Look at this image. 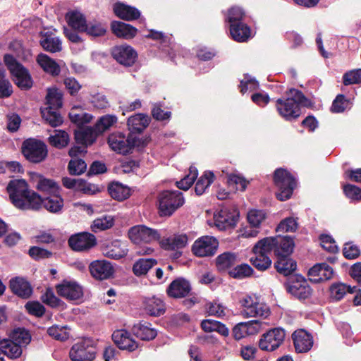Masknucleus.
Returning a JSON list of instances; mask_svg holds the SVG:
<instances>
[{
    "label": "nucleus",
    "instance_id": "9d476101",
    "mask_svg": "<svg viewBox=\"0 0 361 361\" xmlns=\"http://www.w3.org/2000/svg\"><path fill=\"white\" fill-rule=\"evenodd\" d=\"M129 239L134 244L151 243L159 240L161 235L157 230L149 228L145 225H136L128 230Z\"/></svg>",
    "mask_w": 361,
    "mask_h": 361
},
{
    "label": "nucleus",
    "instance_id": "6ab92c4d",
    "mask_svg": "<svg viewBox=\"0 0 361 361\" xmlns=\"http://www.w3.org/2000/svg\"><path fill=\"white\" fill-rule=\"evenodd\" d=\"M292 339L298 353L310 351L314 343L312 336L302 329L295 331L292 334Z\"/></svg>",
    "mask_w": 361,
    "mask_h": 361
},
{
    "label": "nucleus",
    "instance_id": "5fc2aeb1",
    "mask_svg": "<svg viewBox=\"0 0 361 361\" xmlns=\"http://www.w3.org/2000/svg\"><path fill=\"white\" fill-rule=\"evenodd\" d=\"M197 175L198 171L196 167L190 166L189 169V174L185 176L180 181L176 182L177 187L180 189L187 190L192 185L195 180L197 178Z\"/></svg>",
    "mask_w": 361,
    "mask_h": 361
},
{
    "label": "nucleus",
    "instance_id": "b1692460",
    "mask_svg": "<svg viewBox=\"0 0 361 361\" xmlns=\"http://www.w3.org/2000/svg\"><path fill=\"white\" fill-rule=\"evenodd\" d=\"M128 252L126 243L116 240L102 248L103 255L109 258L119 259L125 257Z\"/></svg>",
    "mask_w": 361,
    "mask_h": 361
},
{
    "label": "nucleus",
    "instance_id": "3c124183",
    "mask_svg": "<svg viewBox=\"0 0 361 361\" xmlns=\"http://www.w3.org/2000/svg\"><path fill=\"white\" fill-rule=\"evenodd\" d=\"M298 228V223L293 217H286L278 224L276 228V233L295 232Z\"/></svg>",
    "mask_w": 361,
    "mask_h": 361
},
{
    "label": "nucleus",
    "instance_id": "13d9d810",
    "mask_svg": "<svg viewBox=\"0 0 361 361\" xmlns=\"http://www.w3.org/2000/svg\"><path fill=\"white\" fill-rule=\"evenodd\" d=\"M48 334L59 341H66L69 338L70 333L66 326H52L47 329Z\"/></svg>",
    "mask_w": 361,
    "mask_h": 361
},
{
    "label": "nucleus",
    "instance_id": "ea45409f",
    "mask_svg": "<svg viewBox=\"0 0 361 361\" xmlns=\"http://www.w3.org/2000/svg\"><path fill=\"white\" fill-rule=\"evenodd\" d=\"M37 62L45 72L54 76L60 73L61 69L58 63L44 54L37 56Z\"/></svg>",
    "mask_w": 361,
    "mask_h": 361
},
{
    "label": "nucleus",
    "instance_id": "c03bdc74",
    "mask_svg": "<svg viewBox=\"0 0 361 361\" xmlns=\"http://www.w3.org/2000/svg\"><path fill=\"white\" fill-rule=\"evenodd\" d=\"M57 110L50 108L41 109L43 118L52 127L59 126L63 123V118Z\"/></svg>",
    "mask_w": 361,
    "mask_h": 361
},
{
    "label": "nucleus",
    "instance_id": "a19ab883",
    "mask_svg": "<svg viewBox=\"0 0 361 361\" xmlns=\"http://www.w3.org/2000/svg\"><path fill=\"white\" fill-rule=\"evenodd\" d=\"M157 261L152 258H140L135 262L133 265V272L136 276H142L156 264Z\"/></svg>",
    "mask_w": 361,
    "mask_h": 361
},
{
    "label": "nucleus",
    "instance_id": "37998d69",
    "mask_svg": "<svg viewBox=\"0 0 361 361\" xmlns=\"http://www.w3.org/2000/svg\"><path fill=\"white\" fill-rule=\"evenodd\" d=\"M38 178L39 180L36 185L38 190L48 196L51 194L59 193V187L54 180L45 178L42 176H38Z\"/></svg>",
    "mask_w": 361,
    "mask_h": 361
},
{
    "label": "nucleus",
    "instance_id": "f3484780",
    "mask_svg": "<svg viewBox=\"0 0 361 361\" xmlns=\"http://www.w3.org/2000/svg\"><path fill=\"white\" fill-rule=\"evenodd\" d=\"M113 58L124 66H131L136 61L137 52L129 45H120L113 48Z\"/></svg>",
    "mask_w": 361,
    "mask_h": 361
},
{
    "label": "nucleus",
    "instance_id": "58836bf2",
    "mask_svg": "<svg viewBox=\"0 0 361 361\" xmlns=\"http://www.w3.org/2000/svg\"><path fill=\"white\" fill-rule=\"evenodd\" d=\"M149 121L150 118L148 116L137 114L128 118V126L132 132L140 133L148 126Z\"/></svg>",
    "mask_w": 361,
    "mask_h": 361
},
{
    "label": "nucleus",
    "instance_id": "2eb2a0df",
    "mask_svg": "<svg viewBox=\"0 0 361 361\" xmlns=\"http://www.w3.org/2000/svg\"><path fill=\"white\" fill-rule=\"evenodd\" d=\"M56 289L60 296L71 301L80 300L83 295L82 286L75 281L63 280Z\"/></svg>",
    "mask_w": 361,
    "mask_h": 361
},
{
    "label": "nucleus",
    "instance_id": "2f4dec72",
    "mask_svg": "<svg viewBox=\"0 0 361 361\" xmlns=\"http://www.w3.org/2000/svg\"><path fill=\"white\" fill-rule=\"evenodd\" d=\"M151 326V324L147 322H142L135 324L133 327V331L134 334L142 340H152L157 336V332Z\"/></svg>",
    "mask_w": 361,
    "mask_h": 361
},
{
    "label": "nucleus",
    "instance_id": "1a4fd4ad",
    "mask_svg": "<svg viewBox=\"0 0 361 361\" xmlns=\"http://www.w3.org/2000/svg\"><path fill=\"white\" fill-rule=\"evenodd\" d=\"M22 153L30 162L38 164L46 159L47 146L42 140L28 138L23 142Z\"/></svg>",
    "mask_w": 361,
    "mask_h": 361
},
{
    "label": "nucleus",
    "instance_id": "8fccbe9b",
    "mask_svg": "<svg viewBox=\"0 0 361 361\" xmlns=\"http://www.w3.org/2000/svg\"><path fill=\"white\" fill-rule=\"evenodd\" d=\"M253 273V269L247 264L238 265L229 271V274L231 277L238 279L250 277Z\"/></svg>",
    "mask_w": 361,
    "mask_h": 361
},
{
    "label": "nucleus",
    "instance_id": "4be33fe9",
    "mask_svg": "<svg viewBox=\"0 0 361 361\" xmlns=\"http://www.w3.org/2000/svg\"><path fill=\"white\" fill-rule=\"evenodd\" d=\"M334 271L326 263L317 264L308 271L309 279L314 283H321L332 278Z\"/></svg>",
    "mask_w": 361,
    "mask_h": 361
},
{
    "label": "nucleus",
    "instance_id": "5701e85b",
    "mask_svg": "<svg viewBox=\"0 0 361 361\" xmlns=\"http://www.w3.org/2000/svg\"><path fill=\"white\" fill-rule=\"evenodd\" d=\"M191 290L190 282L184 278H178L169 286L166 292L169 296L180 298L187 296Z\"/></svg>",
    "mask_w": 361,
    "mask_h": 361
},
{
    "label": "nucleus",
    "instance_id": "79ce46f5",
    "mask_svg": "<svg viewBox=\"0 0 361 361\" xmlns=\"http://www.w3.org/2000/svg\"><path fill=\"white\" fill-rule=\"evenodd\" d=\"M0 353H3L9 358L16 359L22 354V348L9 339L0 341Z\"/></svg>",
    "mask_w": 361,
    "mask_h": 361
},
{
    "label": "nucleus",
    "instance_id": "6e6552de",
    "mask_svg": "<svg viewBox=\"0 0 361 361\" xmlns=\"http://www.w3.org/2000/svg\"><path fill=\"white\" fill-rule=\"evenodd\" d=\"M243 307L241 315L243 317H260L267 318L270 314L269 307L259 302V298L255 295H246L240 300Z\"/></svg>",
    "mask_w": 361,
    "mask_h": 361
},
{
    "label": "nucleus",
    "instance_id": "20e7f679",
    "mask_svg": "<svg viewBox=\"0 0 361 361\" xmlns=\"http://www.w3.org/2000/svg\"><path fill=\"white\" fill-rule=\"evenodd\" d=\"M4 61L13 76L15 84L20 89L27 90L32 87L33 81L29 71L15 57L11 54H5Z\"/></svg>",
    "mask_w": 361,
    "mask_h": 361
},
{
    "label": "nucleus",
    "instance_id": "bb28decb",
    "mask_svg": "<svg viewBox=\"0 0 361 361\" xmlns=\"http://www.w3.org/2000/svg\"><path fill=\"white\" fill-rule=\"evenodd\" d=\"M40 44L44 50L53 53L60 51L62 49L60 39L51 31L45 32L42 35Z\"/></svg>",
    "mask_w": 361,
    "mask_h": 361
},
{
    "label": "nucleus",
    "instance_id": "bf43d9fd",
    "mask_svg": "<svg viewBox=\"0 0 361 361\" xmlns=\"http://www.w3.org/2000/svg\"><path fill=\"white\" fill-rule=\"evenodd\" d=\"M69 117L72 122L79 126L90 123L93 118L91 114L83 111L77 113L75 107H73L70 111Z\"/></svg>",
    "mask_w": 361,
    "mask_h": 361
},
{
    "label": "nucleus",
    "instance_id": "f03ea898",
    "mask_svg": "<svg viewBox=\"0 0 361 361\" xmlns=\"http://www.w3.org/2000/svg\"><path fill=\"white\" fill-rule=\"evenodd\" d=\"M286 94V99L276 100V107L279 115L287 121L297 120L302 114V106H313V102L299 90L291 88Z\"/></svg>",
    "mask_w": 361,
    "mask_h": 361
},
{
    "label": "nucleus",
    "instance_id": "0e129e2a",
    "mask_svg": "<svg viewBox=\"0 0 361 361\" xmlns=\"http://www.w3.org/2000/svg\"><path fill=\"white\" fill-rule=\"evenodd\" d=\"M349 105V100L345 98L344 94H338L335 99L333 101L331 106V111L332 113H342Z\"/></svg>",
    "mask_w": 361,
    "mask_h": 361
},
{
    "label": "nucleus",
    "instance_id": "4468645a",
    "mask_svg": "<svg viewBox=\"0 0 361 361\" xmlns=\"http://www.w3.org/2000/svg\"><path fill=\"white\" fill-rule=\"evenodd\" d=\"M73 361H90L94 358L95 348L90 339H83L73 345L70 350Z\"/></svg>",
    "mask_w": 361,
    "mask_h": 361
},
{
    "label": "nucleus",
    "instance_id": "72a5a7b5",
    "mask_svg": "<svg viewBox=\"0 0 361 361\" xmlns=\"http://www.w3.org/2000/svg\"><path fill=\"white\" fill-rule=\"evenodd\" d=\"M111 30L114 34L118 37L131 39L137 33V29L132 25L119 21H114L111 23Z\"/></svg>",
    "mask_w": 361,
    "mask_h": 361
},
{
    "label": "nucleus",
    "instance_id": "412c9836",
    "mask_svg": "<svg viewBox=\"0 0 361 361\" xmlns=\"http://www.w3.org/2000/svg\"><path fill=\"white\" fill-rule=\"evenodd\" d=\"M112 339L114 343L121 350L132 352L138 348V344L134 340L133 336L125 329L115 331L112 334Z\"/></svg>",
    "mask_w": 361,
    "mask_h": 361
},
{
    "label": "nucleus",
    "instance_id": "a211bd4d",
    "mask_svg": "<svg viewBox=\"0 0 361 361\" xmlns=\"http://www.w3.org/2000/svg\"><path fill=\"white\" fill-rule=\"evenodd\" d=\"M295 247L294 238L289 235L272 237V250L276 256L290 257Z\"/></svg>",
    "mask_w": 361,
    "mask_h": 361
},
{
    "label": "nucleus",
    "instance_id": "49530a36",
    "mask_svg": "<svg viewBox=\"0 0 361 361\" xmlns=\"http://www.w3.org/2000/svg\"><path fill=\"white\" fill-rule=\"evenodd\" d=\"M117 120L118 119L116 116L107 114L100 117L94 128L99 135L109 129L117 122Z\"/></svg>",
    "mask_w": 361,
    "mask_h": 361
},
{
    "label": "nucleus",
    "instance_id": "e2e57ef3",
    "mask_svg": "<svg viewBox=\"0 0 361 361\" xmlns=\"http://www.w3.org/2000/svg\"><path fill=\"white\" fill-rule=\"evenodd\" d=\"M227 182L229 186L241 191H244L249 183L244 177L238 174L228 175Z\"/></svg>",
    "mask_w": 361,
    "mask_h": 361
},
{
    "label": "nucleus",
    "instance_id": "c9c22d12",
    "mask_svg": "<svg viewBox=\"0 0 361 361\" xmlns=\"http://www.w3.org/2000/svg\"><path fill=\"white\" fill-rule=\"evenodd\" d=\"M108 190L111 197L118 201L128 199L131 194L130 188L119 182L111 183L109 185Z\"/></svg>",
    "mask_w": 361,
    "mask_h": 361
},
{
    "label": "nucleus",
    "instance_id": "603ef678",
    "mask_svg": "<svg viewBox=\"0 0 361 361\" xmlns=\"http://www.w3.org/2000/svg\"><path fill=\"white\" fill-rule=\"evenodd\" d=\"M49 141L51 145L57 148H62L68 145L69 136L63 130H55V134L49 137Z\"/></svg>",
    "mask_w": 361,
    "mask_h": 361
},
{
    "label": "nucleus",
    "instance_id": "39448f33",
    "mask_svg": "<svg viewBox=\"0 0 361 361\" xmlns=\"http://www.w3.org/2000/svg\"><path fill=\"white\" fill-rule=\"evenodd\" d=\"M273 178L279 190L275 194L277 200L279 201L289 200L297 185L293 176L286 169L279 168L275 170Z\"/></svg>",
    "mask_w": 361,
    "mask_h": 361
},
{
    "label": "nucleus",
    "instance_id": "f257e3e1",
    "mask_svg": "<svg viewBox=\"0 0 361 361\" xmlns=\"http://www.w3.org/2000/svg\"><path fill=\"white\" fill-rule=\"evenodd\" d=\"M6 190L12 204L17 208L26 209H39L41 196L30 190L24 179H13L9 181Z\"/></svg>",
    "mask_w": 361,
    "mask_h": 361
},
{
    "label": "nucleus",
    "instance_id": "a878e982",
    "mask_svg": "<svg viewBox=\"0 0 361 361\" xmlns=\"http://www.w3.org/2000/svg\"><path fill=\"white\" fill-rule=\"evenodd\" d=\"M188 243L185 234H176L160 240V246L166 250H177L183 248Z\"/></svg>",
    "mask_w": 361,
    "mask_h": 361
},
{
    "label": "nucleus",
    "instance_id": "7ed1b4c3",
    "mask_svg": "<svg viewBox=\"0 0 361 361\" xmlns=\"http://www.w3.org/2000/svg\"><path fill=\"white\" fill-rule=\"evenodd\" d=\"M245 13L239 7L231 8L227 15L226 20L229 23V31L232 39L238 42H246L251 37L250 27L243 19Z\"/></svg>",
    "mask_w": 361,
    "mask_h": 361
},
{
    "label": "nucleus",
    "instance_id": "864d4df0",
    "mask_svg": "<svg viewBox=\"0 0 361 361\" xmlns=\"http://www.w3.org/2000/svg\"><path fill=\"white\" fill-rule=\"evenodd\" d=\"M114 225V219L110 216H104L100 218L96 219L92 224L91 228L93 232H98L110 228Z\"/></svg>",
    "mask_w": 361,
    "mask_h": 361
},
{
    "label": "nucleus",
    "instance_id": "de8ad7c7",
    "mask_svg": "<svg viewBox=\"0 0 361 361\" xmlns=\"http://www.w3.org/2000/svg\"><path fill=\"white\" fill-rule=\"evenodd\" d=\"M214 175L211 171H206L197 181L195 191L197 195H202L205 190L214 181Z\"/></svg>",
    "mask_w": 361,
    "mask_h": 361
},
{
    "label": "nucleus",
    "instance_id": "ddd939ff",
    "mask_svg": "<svg viewBox=\"0 0 361 361\" xmlns=\"http://www.w3.org/2000/svg\"><path fill=\"white\" fill-rule=\"evenodd\" d=\"M218 246L219 242L215 238L205 235L194 242L192 252L197 257H210L216 253Z\"/></svg>",
    "mask_w": 361,
    "mask_h": 361
},
{
    "label": "nucleus",
    "instance_id": "052dcab7",
    "mask_svg": "<svg viewBox=\"0 0 361 361\" xmlns=\"http://www.w3.org/2000/svg\"><path fill=\"white\" fill-rule=\"evenodd\" d=\"M236 255L231 252H224L219 255L216 259V265L219 269H226L234 264Z\"/></svg>",
    "mask_w": 361,
    "mask_h": 361
},
{
    "label": "nucleus",
    "instance_id": "a18cd8bd",
    "mask_svg": "<svg viewBox=\"0 0 361 361\" xmlns=\"http://www.w3.org/2000/svg\"><path fill=\"white\" fill-rule=\"evenodd\" d=\"M10 340L22 348L30 342L31 337L27 331L19 328L11 333Z\"/></svg>",
    "mask_w": 361,
    "mask_h": 361
},
{
    "label": "nucleus",
    "instance_id": "423d86ee",
    "mask_svg": "<svg viewBox=\"0 0 361 361\" xmlns=\"http://www.w3.org/2000/svg\"><path fill=\"white\" fill-rule=\"evenodd\" d=\"M185 202L183 193L178 190H164L159 194L158 209L161 216H169Z\"/></svg>",
    "mask_w": 361,
    "mask_h": 361
},
{
    "label": "nucleus",
    "instance_id": "09e8293b",
    "mask_svg": "<svg viewBox=\"0 0 361 361\" xmlns=\"http://www.w3.org/2000/svg\"><path fill=\"white\" fill-rule=\"evenodd\" d=\"M47 107L59 109L62 106V94L56 89H49L46 97Z\"/></svg>",
    "mask_w": 361,
    "mask_h": 361
},
{
    "label": "nucleus",
    "instance_id": "473e14b6",
    "mask_svg": "<svg viewBox=\"0 0 361 361\" xmlns=\"http://www.w3.org/2000/svg\"><path fill=\"white\" fill-rule=\"evenodd\" d=\"M42 206L47 211L56 213L61 210L63 206V201L59 195V193L51 194L44 198L41 197V203L39 205V209L41 208Z\"/></svg>",
    "mask_w": 361,
    "mask_h": 361
},
{
    "label": "nucleus",
    "instance_id": "c756f323",
    "mask_svg": "<svg viewBox=\"0 0 361 361\" xmlns=\"http://www.w3.org/2000/svg\"><path fill=\"white\" fill-rule=\"evenodd\" d=\"M114 11L118 18L126 20H136L140 16L138 9L123 3L116 4L114 6Z\"/></svg>",
    "mask_w": 361,
    "mask_h": 361
},
{
    "label": "nucleus",
    "instance_id": "774afa93",
    "mask_svg": "<svg viewBox=\"0 0 361 361\" xmlns=\"http://www.w3.org/2000/svg\"><path fill=\"white\" fill-rule=\"evenodd\" d=\"M321 245L322 247L331 253H336L338 252V248L336 244L334 239L329 235L322 234L319 236Z\"/></svg>",
    "mask_w": 361,
    "mask_h": 361
},
{
    "label": "nucleus",
    "instance_id": "0eeeda50",
    "mask_svg": "<svg viewBox=\"0 0 361 361\" xmlns=\"http://www.w3.org/2000/svg\"><path fill=\"white\" fill-rule=\"evenodd\" d=\"M255 257L250 259L251 264L258 270L264 271L271 265V238L259 240L252 247Z\"/></svg>",
    "mask_w": 361,
    "mask_h": 361
},
{
    "label": "nucleus",
    "instance_id": "4c0bfd02",
    "mask_svg": "<svg viewBox=\"0 0 361 361\" xmlns=\"http://www.w3.org/2000/svg\"><path fill=\"white\" fill-rule=\"evenodd\" d=\"M330 297L335 301L343 299L347 293H353L356 292V286L351 287L344 283H334L329 287Z\"/></svg>",
    "mask_w": 361,
    "mask_h": 361
},
{
    "label": "nucleus",
    "instance_id": "69168bd1",
    "mask_svg": "<svg viewBox=\"0 0 361 361\" xmlns=\"http://www.w3.org/2000/svg\"><path fill=\"white\" fill-rule=\"evenodd\" d=\"M343 83L345 86L361 83V69L352 70L345 73L343 75Z\"/></svg>",
    "mask_w": 361,
    "mask_h": 361
},
{
    "label": "nucleus",
    "instance_id": "f704fd0d",
    "mask_svg": "<svg viewBox=\"0 0 361 361\" xmlns=\"http://www.w3.org/2000/svg\"><path fill=\"white\" fill-rule=\"evenodd\" d=\"M276 257L278 260L274 264L276 271L286 276L291 275L296 269V262L290 258V257Z\"/></svg>",
    "mask_w": 361,
    "mask_h": 361
},
{
    "label": "nucleus",
    "instance_id": "dca6fc26",
    "mask_svg": "<svg viewBox=\"0 0 361 361\" xmlns=\"http://www.w3.org/2000/svg\"><path fill=\"white\" fill-rule=\"evenodd\" d=\"M97 244L95 236L88 232L73 235L68 240L69 246L75 251H85L91 249Z\"/></svg>",
    "mask_w": 361,
    "mask_h": 361
},
{
    "label": "nucleus",
    "instance_id": "e433bc0d",
    "mask_svg": "<svg viewBox=\"0 0 361 361\" xmlns=\"http://www.w3.org/2000/svg\"><path fill=\"white\" fill-rule=\"evenodd\" d=\"M98 134L94 128L87 127L76 130L75 133V138L78 144L82 145H90L96 140Z\"/></svg>",
    "mask_w": 361,
    "mask_h": 361
},
{
    "label": "nucleus",
    "instance_id": "4d7b16f0",
    "mask_svg": "<svg viewBox=\"0 0 361 361\" xmlns=\"http://www.w3.org/2000/svg\"><path fill=\"white\" fill-rule=\"evenodd\" d=\"M106 31V26L96 20L87 23V29L83 30V32H86L89 35L99 37L104 35Z\"/></svg>",
    "mask_w": 361,
    "mask_h": 361
},
{
    "label": "nucleus",
    "instance_id": "aec40b11",
    "mask_svg": "<svg viewBox=\"0 0 361 361\" xmlns=\"http://www.w3.org/2000/svg\"><path fill=\"white\" fill-rule=\"evenodd\" d=\"M90 271L92 276L98 280H106L111 278L114 273L111 263L106 260H95L90 263Z\"/></svg>",
    "mask_w": 361,
    "mask_h": 361
},
{
    "label": "nucleus",
    "instance_id": "7c9ffc66",
    "mask_svg": "<svg viewBox=\"0 0 361 361\" xmlns=\"http://www.w3.org/2000/svg\"><path fill=\"white\" fill-rule=\"evenodd\" d=\"M66 20L68 25L78 32H83L87 29L85 17L78 11H68L66 15Z\"/></svg>",
    "mask_w": 361,
    "mask_h": 361
},
{
    "label": "nucleus",
    "instance_id": "338daca9",
    "mask_svg": "<svg viewBox=\"0 0 361 361\" xmlns=\"http://www.w3.org/2000/svg\"><path fill=\"white\" fill-rule=\"evenodd\" d=\"M361 250L360 247L352 242H348L344 244L343 248V255L348 259H355L360 257Z\"/></svg>",
    "mask_w": 361,
    "mask_h": 361
},
{
    "label": "nucleus",
    "instance_id": "f8f14e48",
    "mask_svg": "<svg viewBox=\"0 0 361 361\" xmlns=\"http://www.w3.org/2000/svg\"><path fill=\"white\" fill-rule=\"evenodd\" d=\"M137 140L133 136H126L121 133L109 135L108 144L110 148L118 154H126L136 145Z\"/></svg>",
    "mask_w": 361,
    "mask_h": 361
},
{
    "label": "nucleus",
    "instance_id": "c85d7f7f",
    "mask_svg": "<svg viewBox=\"0 0 361 361\" xmlns=\"http://www.w3.org/2000/svg\"><path fill=\"white\" fill-rule=\"evenodd\" d=\"M143 303L145 312L151 316L159 317L165 312L164 302L159 298L153 296L145 298Z\"/></svg>",
    "mask_w": 361,
    "mask_h": 361
},
{
    "label": "nucleus",
    "instance_id": "cd10ccee",
    "mask_svg": "<svg viewBox=\"0 0 361 361\" xmlns=\"http://www.w3.org/2000/svg\"><path fill=\"white\" fill-rule=\"evenodd\" d=\"M10 288L16 295L23 298H29L32 292L29 282L20 277L11 279L10 281Z\"/></svg>",
    "mask_w": 361,
    "mask_h": 361
},
{
    "label": "nucleus",
    "instance_id": "9b49d317",
    "mask_svg": "<svg viewBox=\"0 0 361 361\" xmlns=\"http://www.w3.org/2000/svg\"><path fill=\"white\" fill-rule=\"evenodd\" d=\"M287 290L299 300H305L312 294L307 281L301 275H291L287 283Z\"/></svg>",
    "mask_w": 361,
    "mask_h": 361
},
{
    "label": "nucleus",
    "instance_id": "393cba45",
    "mask_svg": "<svg viewBox=\"0 0 361 361\" xmlns=\"http://www.w3.org/2000/svg\"><path fill=\"white\" fill-rule=\"evenodd\" d=\"M237 214L231 212L227 209H221L214 214V224L219 230H226L235 225Z\"/></svg>",
    "mask_w": 361,
    "mask_h": 361
},
{
    "label": "nucleus",
    "instance_id": "6e6d98bb",
    "mask_svg": "<svg viewBox=\"0 0 361 361\" xmlns=\"http://www.w3.org/2000/svg\"><path fill=\"white\" fill-rule=\"evenodd\" d=\"M343 193L350 202H361V188L353 185L345 184L343 186Z\"/></svg>",
    "mask_w": 361,
    "mask_h": 361
},
{
    "label": "nucleus",
    "instance_id": "680f3d73",
    "mask_svg": "<svg viewBox=\"0 0 361 361\" xmlns=\"http://www.w3.org/2000/svg\"><path fill=\"white\" fill-rule=\"evenodd\" d=\"M240 92L244 94L247 91H254L259 87V82L256 79L248 74H245L243 78L240 80L239 85Z\"/></svg>",
    "mask_w": 361,
    "mask_h": 361
}]
</instances>
